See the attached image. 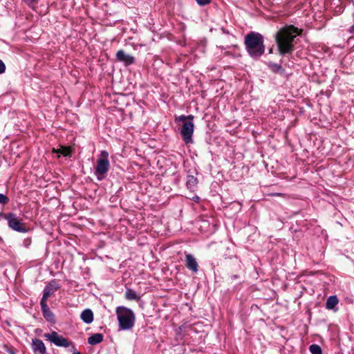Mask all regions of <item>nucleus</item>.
<instances>
[{
    "label": "nucleus",
    "mask_w": 354,
    "mask_h": 354,
    "mask_svg": "<svg viewBox=\"0 0 354 354\" xmlns=\"http://www.w3.org/2000/svg\"><path fill=\"white\" fill-rule=\"evenodd\" d=\"M301 30L293 26L281 28L275 35V39L279 53L281 55L291 54L294 50V40L300 35Z\"/></svg>",
    "instance_id": "nucleus-1"
},
{
    "label": "nucleus",
    "mask_w": 354,
    "mask_h": 354,
    "mask_svg": "<svg viewBox=\"0 0 354 354\" xmlns=\"http://www.w3.org/2000/svg\"><path fill=\"white\" fill-rule=\"evenodd\" d=\"M244 45L248 54L253 59H258L265 53L264 38L259 32H248L244 37Z\"/></svg>",
    "instance_id": "nucleus-2"
},
{
    "label": "nucleus",
    "mask_w": 354,
    "mask_h": 354,
    "mask_svg": "<svg viewBox=\"0 0 354 354\" xmlns=\"http://www.w3.org/2000/svg\"><path fill=\"white\" fill-rule=\"evenodd\" d=\"M120 328L122 330L131 329L135 324V315L131 309L119 307L117 309Z\"/></svg>",
    "instance_id": "nucleus-3"
},
{
    "label": "nucleus",
    "mask_w": 354,
    "mask_h": 354,
    "mask_svg": "<svg viewBox=\"0 0 354 354\" xmlns=\"http://www.w3.org/2000/svg\"><path fill=\"white\" fill-rule=\"evenodd\" d=\"M109 168V153L103 150L100 153V156L97 160V164L95 167V175L97 179L98 180L104 179Z\"/></svg>",
    "instance_id": "nucleus-4"
},
{
    "label": "nucleus",
    "mask_w": 354,
    "mask_h": 354,
    "mask_svg": "<svg viewBox=\"0 0 354 354\" xmlns=\"http://www.w3.org/2000/svg\"><path fill=\"white\" fill-rule=\"evenodd\" d=\"M4 218L8 222V227L13 231L26 233L28 232V229L26 227V224L22 222L16 214L9 212L5 214Z\"/></svg>",
    "instance_id": "nucleus-5"
},
{
    "label": "nucleus",
    "mask_w": 354,
    "mask_h": 354,
    "mask_svg": "<svg viewBox=\"0 0 354 354\" xmlns=\"http://www.w3.org/2000/svg\"><path fill=\"white\" fill-rule=\"evenodd\" d=\"M194 124L193 122L188 121L183 123L180 134L183 140L186 144H189L193 142L192 136L194 133Z\"/></svg>",
    "instance_id": "nucleus-6"
},
{
    "label": "nucleus",
    "mask_w": 354,
    "mask_h": 354,
    "mask_svg": "<svg viewBox=\"0 0 354 354\" xmlns=\"http://www.w3.org/2000/svg\"><path fill=\"white\" fill-rule=\"evenodd\" d=\"M44 337L48 340L53 342L57 346L60 347H68L72 342H70L68 339L64 337L62 335H59L57 332L53 331L50 333L44 334Z\"/></svg>",
    "instance_id": "nucleus-7"
},
{
    "label": "nucleus",
    "mask_w": 354,
    "mask_h": 354,
    "mask_svg": "<svg viewBox=\"0 0 354 354\" xmlns=\"http://www.w3.org/2000/svg\"><path fill=\"white\" fill-rule=\"evenodd\" d=\"M59 286L55 280H51L44 288L43 290V295L40 302L46 303V300L50 297L55 291L59 289Z\"/></svg>",
    "instance_id": "nucleus-8"
},
{
    "label": "nucleus",
    "mask_w": 354,
    "mask_h": 354,
    "mask_svg": "<svg viewBox=\"0 0 354 354\" xmlns=\"http://www.w3.org/2000/svg\"><path fill=\"white\" fill-rule=\"evenodd\" d=\"M118 62L123 63L126 66L133 64L135 62L134 57L127 54L123 50H119L115 55Z\"/></svg>",
    "instance_id": "nucleus-9"
},
{
    "label": "nucleus",
    "mask_w": 354,
    "mask_h": 354,
    "mask_svg": "<svg viewBox=\"0 0 354 354\" xmlns=\"http://www.w3.org/2000/svg\"><path fill=\"white\" fill-rule=\"evenodd\" d=\"M31 348L34 354H46V348L44 343L39 339H32Z\"/></svg>",
    "instance_id": "nucleus-10"
},
{
    "label": "nucleus",
    "mask_w": 354,
    "mask_h": 354,
    "mask_svg": "<svg viewBox=\"0 0 354 354\" xmlns=\"http://www.w3.org/2000/svg\"><path fill=\"white\" fill-rule=\"evenodd\" d=\"M41 309L42 315L44 319L50 323H55V317L54 313L50 310V308L47 305V303L40 302Z\"/></svg>",
    "instance_id": "nucleus-11"
},
{
    "label": "nucleus",
    "mask_w": 354,
    "mask_h": 354,
    "mask_svg": "<svg viewBox=\"0 0 354 354\" xmlns=\"http://www.w3.org/2000/svg\"><path fill=\"white\" fill-rule=\"evenodd\" d=\"M185 266L193 273H196L198 271V262L191 254H185Z\"/></svg>",
    "instance_id": "nucleus-12"
},
{
    "label": "nucleus",
    "mask_w": 354,
    "mask_h": 354,
    "mask_svg": "<svg viewBox=\"0 0 354 354\" xmlns=\"http://www.w3.org/2000/svg\"><path fill=\"white\" fill-rule=\"evenodd\" d=\"M80 317L84 323L91 324L93 321V313L91 309H85L82 312Z\"/></svg>",
    "instance_id": "nucleus-13"
},
{
    "label": "nucleus",
    "mask_w": 354,
    "mask_h": 354,
    "mask_svg": "<svg viewBox=\"0 0 354 354\" xmlns=\"http://www.w3.org/2000/svg\"><path fill=\"white\" fill-rule=\"evenodd\" d=\"M104 339V336L101 333H95L88 338V343L91 345H96L101 343Z\"/></svg>",
    "instance_id": "nucleus-14"
},
{
    "label": "nucleus",
    "mask_w": 354,
    "mask_h": 354,
    "mask_svg": "<svg viewBox=\"0 0 354 354\" xmlns=\"http://www.w3.org/2000/svg\"><path fill=\"white\" fill-rule=\"evenodd\" d=\"M198 184V179L197 178L194 177V176L189 175L187 177V182H186V186L187 189L194 191L195 188L196 187Z\"/></svg>",
    "instance_id": "nucleus-15"
},
{
    "label": "nucleus",
    "mask_w": 354,
    "mask_h": 354,
    "mask_svg": "<svg viewBox=\"0 0 354 354\" xmlns=\"http://www.w3.org/2000/svg\"><path fill=\"white\" fill-rule=\"evenodd\" d=\"M125 298L127 300H135V301H139L140 299V297L137 294V292L131 289L127 288L125 292Z\"/></svg>",
    "instance_id": "nucleus-16"
},
{
    "label": "nucleus",
    "mask_w": 354,
    "mask_h": 354,
    "mask_svg": "<svg viewBox=\"0 0 354 354\" xmlns=\"http://www.w3.org/2000/svg\"><path fill=\"white\" fill-rule=\"evenodd\" d=\"M338 304V299L336 295L330 296L326 302V308L328 310L333 309Z\"/></svg>",
    "instance_id": "nucleus-17"
},
{
    "label": "nucleus",
    "mask_w": 354,
    "mask_h": 354,
    "mask_svg": "<svg viewBox=\"0 0 354 354\" xmlns=\"http://www.w3.org/2000/svg\"><path fill=\"white\" fill-rule=\"evenodd\" d=\"M268 66V68L274 73L283 74L285 71L280 64L276 63L270 62Z\"/></svg>",
    "instance_id": "nucleus-18"
},
{
    "label": "nucleus",
    "mask_w": 354,
    "mask_h": 354,
    "mask_svg": "<svg viewBox=\"0 0 354 354\" xmlns=\"http://www.w3.org/2000/svg\"><path fill=\"white\" fill-rule=\"evenodd\" d=\"M309 350L312 354H322V348L318 344H311L309 347Z\"/></svg>",
    "instance_id": "nucleus-19"
},
{
    "label": "nucleus",
    "mask_w": 354,
    "mask_h": 354,
    "mask_svg": "<svg viewBox=\"0 0 354 354\" xmlns=\"http://www.w3.org/2000/svg\"><path fill=\"white\" fill-rule=\"evenodd\" d=\"M57 153H59L64 156H69L71 151L67 147H62L61 149L57 150Z\"/></svg>",
    "instance_id": "nucleus-20"
},
{
    "label": "nucleus",
    "mask_w": 354,
    "mask_h": 354,
    "mask_svg": "<svg viewBox=\"0 0 354 354\" xmlns=\"http://www.w3.org/2000/svg\"><path fill=\"white\" fill-rule=\"evenodd\" d=\"M9 198L3 194H0V204L6 205L9 202Z\"/></svg>",
    "instance_id": "nucleus-21"
},
{
    "label": "nucleus",
    "mask_w": 354,
    "mask_h": 354,
    "mask_svg": "<svg viewBox=\"0 0 354 354\" xmlns=\"http://www.w3.org/2000/svg\"><path fill=\"white\" fill-rule=\"evenodd\" d=\"M197 3L200 6H205L211 2V0H196Z\"/></svg>",
    "instance_id": "nucleus-22"
},
{
    "label": "nucleus",
    "mask_w": 354,
    "mask_h": 354,
    "mask_svg": "<svg viewBox=\"0 0 354 354\" xmlns=\"http://www.w3.org/2000/svg\"><path fill=\"white\" fill-rule=\"evenodd\" d=\"M6 68L5 64L1 59H0V74L4 73L6 71Z\"/></svg>",
    "instance_id": "nucleus-23"
},
{
    "label": "nucleus",
    "mask_w": 354,
    "mask_h": 354,
    "mask_svg": "<svg viewBox=\"0 0 354 354\" xmlns=\"http://www.w3.org/2000/svg\"><path fill=\"white\" fill-rule=\"evenodd\" d=\"M177 120H178L179 121L183 122L184 123L185 122H187L186 120V115H180Z\"/></svg>",
    "instance_id": "nucleus-24"
},
{
    "label": "nucleus",
    "mask_w": 354,
    "mask_h": 354,
    "mask_svg": "<svg viewBox=\"0 0 354 354\" xmlns=\"http://www.w3.org/2000/svg\"><path fill=\"white\" fill-rule=\"evenodd\" d=\"M30 243H31V240L30 239H26L24 241V245L26 247H28L30 244Z\"/></svg>",
    "instance_id": "nucleus-25"
},
{
    "label": "nucleus",
    "mask_w": 354,
    "mask_h": 354,
    "mask_svg": "<svg viewBox=\"0 0 354 354\" xmlns=\"http://www.w3.org/2000/svg\"><path fill=\"white\" fill-rule=\"evenodd\" d=\"M194 116L192 115H186V120H189V121H191L192 122V120H194Z\"/></svg>",
    "instance_id": "nucleus-26"
},
{
    "label": "nucleus",
    "mask_w": 354,
    "mask_h": 354,
    "mask_svg": "<svg viewBox=\"0 0 354 354\" xmlns=\"http://www.w3.org/2000/svg\"><path fill=\"white\" fill-rule=\"evenodd\" d=\"M348 32L349 33L354 35V24L349 28Z\"/></svg>",
    "instance_id": "nucleus-27"
},
{
    "label": "nucleus",
    "mask_w": 354,
    "mask_h": 354,
    "mask_svg": "<svg viewBox=\"0 0 354 354\" xmlns=\"http://www.w3.org/2000/svg\"><path fill=\"white\" fill-rule=\"evenodd\" d=\"M39 1V0H27L28 4L30 3H36Z\"/></svg>",
    "instance_id": "nucleus-28"
},
{
    "label": "nucleus",
    "mask_w": 354,
    "mask_h": 354,
    "mask_svg": "<svg viewBox=\"0 0 354 354\" xmlns=\"http://www.w3.org/2000/svg\"><path fill=\"white\" fill-rule=\"evenodd\" d=\"M222 31L223 33L225 34H229V31L228 30H226L225 28H221Z\"/></svg>",
    "instance_id": "nucleus-29"
},
{
    "label": "nucleus",
    "mask_w": 354,
    "mask_h": 354,
    "mask_svg": "<svg viewBox=\"0 0 354 354\" xmlns=\"http://www.w3.org/2000/svg\"><path fill=\"white\" fill-rule=\"evenodd\" d=\"M280 195H281V194H280V193H272L270 194V196H280Z\"/></svg>",
    "instance_id": "nucleus-30"
},
{
    "label": "nucleus",
    "mask_w": 354,
    "mask_h": 354,
    "mask_svg": "<svg viewBox=\"0 0 354 354\" xmlns=\"http://www.w3.org/2000/svg\"><path fill=\"white\" fill-rule=\"evenodd\" d=\"M5 214H3V212H0V220H1L2 218H4Z\"/></svg>",
    "instance_id": "nucleus-31"
},
{
    "label": "nucleus",
    "mask_w": 354,
    "mask_h": 354,
    "mask_svg": "<svg viewBox=\"0 0 354 354\" xmlns=\"http://www.w3.org/2000/svg\"><path fill=\"white\" fill-rule=\"evenodd\" d=\"M10 354H15L14 351H9Z\"/></svg>",
    "instance_id": "nucleus-32"
},
{
    "label": "nucleus",
    "mask_w": 354,
    "mask_h": 354,
    "mask_svg": "<svg viewBox=\"0 0 354 354\" xmlns=\"http://www.w3.org/2000/svg\"><path fill=\"white\" fill-rule=\"evenodd\" d=\"M73 354H81V353L79 351H75V352H73Z\"/></svg>",
    "instance_id": "nucleus-33"
},
{
    "label": "nucleus",
    "mask_w": 354,
    "mask_h": 354,
    "mask_svg": "<svg viewBox=\"0 0 354 354\" xmlns=\"http://www.w3.org/2000/svg\"><path fill=\"white\" fill-rule=\"evenodd\" d=\"M272 53V49H270V50H269V53Z\"/></svg>",
    "instance_id": "nucleus-34"
},
{
    "label": "nucleus",
    "mask_w": 354,
    "mask_h": 354,
    "mask_svg": "<svg viewBox=\"0 0 354 354\" xmlns=\"http://www.w3.org/2000/svg\"><path fill=\"white\" fill-rule=\"evenodd\" d=\"M233 278H235V279L237 278V275H234Z\"/></svg>",
    "instance_id": "nucleus-35"
}]
</instances>
